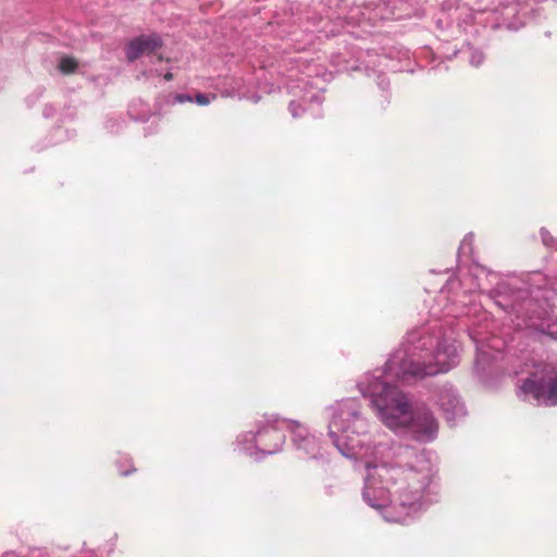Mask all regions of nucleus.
<instances>
[{
	"label": "nucleus",
	"instance_id": "20e7f679",
	"mask_svg": "<svg viewBox=\"0 0 557 557\" xmlns=\"http://www.w3.org/2000/svg\"><path fill=\"white\" fill-rule=\"evenodd\" d=\"M289 421L274 414L264 417L257 423L256 432H245L237 437L238 449L255 459L281 451L285 444L283 429H288Z\"/></svg>",
	"mask_w": 557,
	"mask_h": 557
},
{
	"label": "nucleus",
	"instance_id": "f3484780",
	"mask_svg": "<svg viewBox=\"0 0 557 557\" xmlns=\"http://www.w3.org/2000/svg\"><path fill=\"white\" fill-rule=\"evenodd\" d=\"M119 471H120V473H121L122 475H128V474L133 473V472L135 471V469H134V468H129V469L124 470V469H122V468L119 466Z\"/></svg>",
	"mask_w": 557,
	"mask_h": 557
},
{
	"label": "nucleus",
	"instance_id": "2eb2a0df",
	"mask_svg": "<svg viewBox=\"0 0 557 557\" xmlns=\"http://www.w3.org/2000/svg\"><path fill=\"white\" fill-rule=\"evenodd\" d=\"M373 74V78L376 81L380 88L385 89L389 85V81L386 77L384 72H371Z\"/></svg>",
	"mask_w": 557,
	"mask_h": 557
},
{
	"label": "nucleus",
	"instance_id": "f03ea898",
	"mask_svg": "<svg viewBox=\"0 0 557 557\" xmlns=\"http://www.w3.org/2000/svg\"><path fill=\"white\" fill-rule=\"evenodd\" d=\"M445 319L457 317L455 305L447 307ZM447 320H432L407 333L400 347L382 369L364 373L357 388L376 418L395 434L420 443L433 442L438 434V421L425 405L412 406L408 396L394 382L411 383L426 376L448 372L458 363V346L453 331L447 333Z\"/></svg>",
	"mask_w": 557,
	"mask_h": 557
},
{
	"label": "nucleus",
	"instance_id": "4468645a",
	"mask_svg": "<svg viewBox=\"0 0 557 557\" xmlns=\"http://www.w3.org/2000/svg\"><path fill=\"white\" fill-rule=\"evenodd\" d=\"M540 235H541V239H542L543 244L546 247H554L557 244L555 238L550 235V233L546 228H544V227L541 228Z\"/></svg>",
	"mask_w": 557,
	"mask_h": 557
},
{
	"label": "nucleus",
	"instance_id": "ddd939ff",
	"mask_svg": "<svg viewBox=\"0 0 557 557\" xmlns=\"http://www.w3.org/2000/svg\"><path fill=\"white\" fill-rule=\"evenodd\" d=\"M82 64L75 58L71 55H61L59 58V70H75L79 67Z\"/></svg>",
	"mask_w": 557,
	"mask_h": 557
},
{
	"label": "nucleus",
	"instance_id": "a211bd4d",
	"mask_svg": "<svg viewBox=\"0 0 557 557\" xmlns=\"http://www.w3.org/2000/svg\"><path fill=\"white\" fill-rule=\"evenodd\" d=\"M446 298H447V295H446L445 290L442 289L441 293H440V296H438V301H442V300H444Z\"/></svg>",
	"mask_w": 557,
	"mask_h": 557
},
{
	"label": "nucleus",
	"instance_id": "7ed1b4c3",
	"mask_svg": "<svg viewBox=\"0 0 557 557\" xmlns=\"http://www.w3.org/2000/svg\"><path fill=\"white\" fill-rule=\"evenodd\" d=\"M505 313L506 323L516 330L557 341V315L548 300V290L531 288L527 281H502L486 295Z\"/></svg>",
	"mask_w": 557,
	"mask_h": 557
},
{
	"label": "nucleus",
	"instance_id": "6e6552de",
	"mask_svg": "<svg viewBox=\"0 0 557 557\" xmlns=\"http://www.w3.org/2000/svg\"><path fill=\"white\" fill-rule=\"evenodd\" d=\"M436 403L449 424H455L466 416L463 403L460 400L456 389L449 384H445L438 388Z\"/></svg>",
	"mask_w": 557,
	"mask_h": 557
},
{
	"label": "nucleus",
	"instance_id": "4be33fe9",
	"mask_svg": "<svg viewBox=\"0 0 557 557\" xmlns=\"http://www.w3.org/2000/svg\"><path fill=\"white\" fill-rule=\"evenodd\" d=\"M478 287L481 289L483 288V285L481 283H478Z\"/></svg>",
	"mask_w": 557,
	"mask_h": 557
},
{
	"label": "nucleus",
	"instance_id": "412c9836",
	"mask_svg": "<svg viewBox=\"0 0 557 557\" xmlns=\"http://www.w3.org/2000/svg\"><path fill=\"white\" fill-rule=\"evenodd\" d=\"M45 115H46V116H49V115H50V113H49L48 109H46V110H45Z\"/></svg>",
	"mask_w": 557,
	"mask_h": 557
},
{
	"label": "nucleus",
	"instance_id": "5701e85b",
	"mask_svg": "<svg viewBox=\"0 0 557 557\" xmlns=\"http://www.w3.org/2000/svg\"><path fill=\"white\" fill-rule=\"evenodd\" d=\"M540 273L534 274V278L540 277Z\"/></svg>",
	"mask_w": 557,
	"mask_h": 557
},
{
	"label": "nucleus",
	"instance_id": "f8f14e48",
	"mask_svg": "<svg viewBox=\"0 0 557 557\" xmlns=\"http://www.w3.org/2000/svg\"><path fill=\"white\" fill-rule=\"evenodd\" d=\"M221 96L223 97H237L238 99H248L255 103L259 101V97L252 95L249 97L247 94L240 90L238 83L232 82L230 86L220 89Z\"/></svg>",
	"mask_w": 557,
	"mask_h": 557
},
{
	"label": "nucleus",
	"instance_id": "9d476101",
	"mask_svg": "<svg viewBox=\"0 0 557 557\" xmlns=\"http://www.w3.org/2000/svg\"><path fill=\"white\" fill-rule=\"evenodd\" d=\"M215 99V95L212 94H201L198 92L194 97L187 94L177 92L171 95L168 102L175 103H185V102H196L198 106H208L212 100Z\"/></svg>",
	"mask_w": 557,
	"mask_h": 557
},
{
	"label": "nucleus",
	"instance_id": "aec40b11",
	"mask_svg": "<svg viewBox=\"0 0 557 557\" xmlns=\"http://www.w3.org/2000/svg\"><path fill=\"white\" fill-rule=\"evenodd\" d=\"M2 557H17L13 552L5 553Z\"/></svg>",
	"mask_w": 557,
	"mask_h": 557
},
{
	"label": "nucleus",
	"instance_id": "1a4fd4ad",
	"mask_svg": "<svg viewBox=\"0 0 557 557\" xmlns=\"http://www.w3.org/2000/svg\"><path fill=\"white\" fill-rule=\"evenodd\" d=\"M162 47V39L158 34H144L133 38L125 47V55L134 61L144 55H149Z\"/></svg>",
	"mask_w": 557,
	"mask_h": 557
},
{
	"label": "nucleus",
	"instance_id": "f257e3e1",
	"mask_svg": "<svg viewBox=\"0 0 557 557\" xmlns=\"http://www.w3.org/2000/svg\"><path fill=\"white\" fill-rule=\"evenodd\" d=\"M324 413L327 436L337 450L364 463L363 500L385 521L409 523L434 502L437 469L430 451L395 443H368L370 421L357 397L336 400Z\"/></svg>",
	"mask_w": 557,
	"mask_h": 557
},
{
	"label": "nucleus",
	"instance_id": "6ab92c4d",
	"mask_svg": "<svg viewBox=\"0 0 557 557\" xmlns=\"http://www.w3.org/2000/svg\"><path fill=\"white\" fill-rule=\"evenodd\" d=\"M173 77L172 73L171 72H166L165 75H164V81L169 82L171 81Z\"/></svg>",
	"mask_w": 557,
	"mask_h": 557
},
{
	"label": "nucleus",
	"instance_id": "0eeeda50",
	"mask_svg": "<svg viewBox=\"0 0 557 557\" xmlns=\"http://www.w3.org/2000/svg\"><path fill=\"white\" fill-rule=\"evenodd\" d=\"M288 430L292 433V442L297 451L309 459L321 456V443L319 437L312 434L309 429L300 422L293 420L288 422Z\"/></svg>",
	"mask_w": 557,
	"mask_h": 557
},
{
	"label": "nucleus",
	"instance_id": "39448f33",
	"mask_svg": "<svg viewBox=\"0 0 557 557\" xmlns=\"http://www.w3.org/2000/svg\"><path fill=\"white\" fill-rule=\"evenodd\" d=\"M333 72H298L287 83V92L294 98L289 101V112L294 117L301 115L308 103H321L326 83L333 79Z\"/></svg>",
	"mask_w": 557,
	"mask_h": 557
},
{
	"label": "nucleus",
	"instance_id": "423d86ee",
	"mask_svg": "<svg viewBox=\"0 0 557 557\" xmlns=\"http://www.w3.org/2000/svg\"><path fill=\"white\" fill-rule=\"evenodd\" d=\"M533 368L520 386L518 396L523 400L557 406V363L541 362L533 364Z\"/></svg>",
	"mask_w": 557,
	"mask_h": 557
},
{
	"label": "nucleus",
	"instance_id": "dca6fc26",
	"mask_svg": "<svg viewBox=\"0 0 557 557\" xmlns=\"http://www.w3.org/2000/svg\"><path fill=\"white\" fill-rule=\"evenodd\" d=\"M472 239H473V235L472 234L466 235L465 238L462 239L461 244H460L459 251H462V252H466L467 250L471 251V249H472V247H471Z\"/></svg>",
	"mask_w": 557,
	"mask_h": 557
},
{
	"label": "nucleus",
	"instance_id": "9b49d317",
	"mask_svg": "<svg viewBox=\"0 0 557 557\" xmlns=\"http://www.w3.org/2000/svg\"><path fill=\"white\" fill-rule=\"evenodd\" d=\"M469 336L472 338V341L476 345V358H475V364L479 367L482 364L484 367L485 363H487L492 359L491 352L487 350V348H493L495 350H500L502 347L495 345V344H487L484 343L479 344V339L475 337L473 333H469Z\"/></svg>",
	"mask_w": 557,
	"mask_h": 557
}]
</instances>
